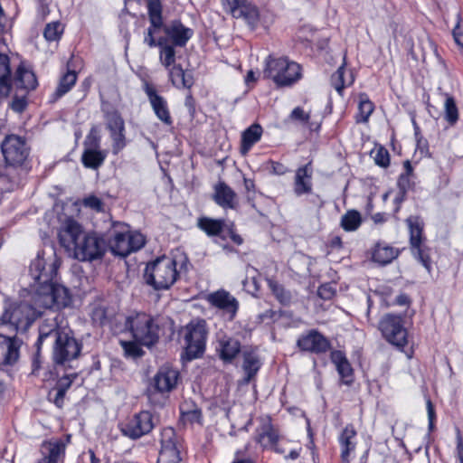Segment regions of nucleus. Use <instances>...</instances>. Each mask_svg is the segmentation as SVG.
I'll return each instance as SVG.
<instances>
[{
    "label": "nucleus",
    "instance_id": "1",
    "mask_svg": "<svg viewBox=\"0 0 463 463\" xmlns=\"http://www.w3.org/2000/svg\"><path fill=\"white\" fill-rule=\"evenodd\" d=\"M60 265L61 260L53 247L39 251L30 264L29 275L33 280L30 287L34 293L35 302L42 307L61 309L71 302L69 289L54 282Z\"/></svg>",
    "mask_w": 463,
    "mask_h": 463
},
{
    "label": "nucleus",
    "instance_id": "2",
    "mask_svg": "<svg viewBox=\"0 0 463 463\" xmlns=\"http://www.w3.org/2000/svg\"><path fill=\"white\" fill-rule=\"evenodd\" d=\"M61 244L73 250L75 259L91 261L101 259L107 251V242L103 234L85 232L74 220L68 219L59 232Z\"/></svg>",
    "mask_w": 463,
    "mask_h": 463
},
{
    "label": "nucleus",
    "instance_id": "3",
    "mask_svg": "<svg viewBox=\"0 0 463 463\" xmlns=\"http://www.w3.org/2000/svg\"><path fill=\"white\" fill-rule=\"evenodd\" d=\"M56 307H42L35 302L34 293L32 292L30 302H12L6 304L0 317V327L10 326L14 332H25L33 322L40 317L44 310Z\"/></svg>",
    "mask_w": 463,
    "mask_h": 463
},
{
    "label": "nucleus",
    "instance_id": "4",
    "mask_svg": "<svg viewBox=\"0 0 463 463\" xmlns=\"http://www.w3.org/2000/svg\"><path fill=\"white\" fill-rule=\"evenodd\" d=\"M107 249L112 254L127 257L131 252L137 251L144 247L145 236L138 232H132L130 227L121 222H109V227L104 233Z\"/></svg>",
    "mask_w": 463,
    "mask_h": 463
},
{
    "label": "nucleus",
    "instance_id": "5",
    "mask_svg": "<svg viewBox=\"0 0 463 463\" xmlns=\"http://www.w3.org/2000/svg\"><path fill=\"white\" fill-rule=\"evenodd\" d=\"M179 278L177 262L174 258L162 256L148 263L144 279L155 290L169 289Z\"/></svg>",
    "mask_w": 463,
    "mask_h": 463
},
{
    "label": "nucleus",
    "instance_id": "6",
    "mask_svg": "<svg viewBox=\"0 0 463 463\" xmlns=\"http://www.w3.org/2000/svg\"><path fill=\"white\" fill-rule=\"evenodd\" d=\"M265 76L278 87H290L302 77L301 66L288 58L269 56L264 70Z\"/></svg>",
    "mask_w": 463,
    "mask_h": 463
},
{
    "label": "nucleus",
    "instance_id": "7",
    "mask_svg": "<svg viewBox=\"0 0 463 463\" xmlns=\"http://www.w3.org/2000/svg\"><path fill=\"white\" fill-rule=\"evenodd\" d=\"M184 339L183 357L188 361L201 357L205 351L208 335L207 324L203 319L193 320L181 331Z\"/></svg>",
    "mask_w": 463,
    "mask_h": 463
},
{
    "label": "nucleus",
    "instance_id": "8",
    "mask_svg": "<svg viewBox=\"0 0 463 463\" xmlns=\"http://www.w3.org/2000/svg\"><path fill=\"white\" fill-rule=\"evenodd\" d=\"M404 324L402 316L388 313L379 320L378 329L386 342L399 350H403L408 345V330Z\"/></svg>",
    "mask_w": 463,
    "mask_h": 463
},
{
    "label": "nucleus",
    "instance_id": "9",
    "mask_svg": "<svg viewBox=\"0 0 463 463\" xmlns=\"http://www.w3.org/2000/svg\"><path fill=\"white\" fill-rule=\"evenodd\" d=\"M405 222L410 233V247L412 255L423 265V267L430 271L431 260L430 256V249L426 246V238L423 234L424 222L419 216H409Z\"/></svg>",
    "mask_w": 463,
    "mask_h": 463
},
{
    "label": "nucleus",
    "instance_id": "10",
    "mask_svg": "<svg viewBox=\"0 0 463 463\" xmlns=\"http://www.w3.org/2000/svg\"><path fill=\"white\" fill-rule=\"evenodd\" d=\"M127 326L134 339L140 345L150 346L158 341L159 326L154 318L146 313L129 317L127 319Z\"/></svg>",
    "mask_w": 463,
    "mask_h": 463
},
{
    "label": "nucleus",
    "instance_id": "11",
    "mask_svg": "<svg viewBox=\"0 0 463 463\" xmlns=\"http://www.w3.org/2000/svg\"><path fill=\"white\" fill-rule=\"evenodd\" d=\"M52 344L53 363L62 366H70V363L80 356L82 348V345L68 331L59 335Z\"/></svg>",
    "mask_w": 463,
    "mask_h": 463
},
{
    "label": "nucleus",
    "instance_id": "12",
    "mask_svg": "<svg viewBox=\"0 0 463 463\" xmlns=\"http://www.w3.org/2000/svg\"><path fill=\"white\" fill-rule=\"evenodd\" d=\"M1 152L7 165L18 167L27 161L30 146L24 137L11 134L5 136L2 141Z\"/></svg>",
    "mask_w": 463,
    "mask_h": 463
},
{
    "label": "nucleus",
    "instance_id": "13",
    "mask_svg": "<svg viewBox=\"0 0 463 463\" xmlns=\"http://www.w3.org/2000/svg\"><path fill=\"white\" fill-rule=\"evenodd\" d=\"M156 425V420L148 411H142L133 415L128 421L119 425L121 433L131 439H137L150 433Z\"/></svg>",
    "mask_w": 463,
    "mask_h": 463
},
{
    "label": "nucleus",
    "instance_id": "14",
    "mask_svg": "<svg viewBox=\"0 0 463 463\" xmlns=\"http://www.w3.org/2000/svg\"><path fill=\"white\" fill-rule=\"evenodd\" d=\"M161 449L157 463H179L180 451L177 447V437L173 428H165L161 432Z\"/></svg>",
    "mask_w": 463,
    "mask_h": 463
},
{
    "label": "nucleus",
    "instance_id": "15",
    "mask_svg": "<svg viewBox=\"0 0 463 463\" xmlns=\"http://www.w3.org/2000/svg\"><path fill=\"white\" fill-rule=\"evenodd\" d=\"M208 303L222 311V315L228 320H232L239 308L238 300L224 289H219L215 292L210 293L206 297Z\"/></svg>",
    "mask_w": 463,
    "mask_h": 463
},
{
    "label": "nucleus",
    "instance_id": "16",
    "mask_svg": "<svg viewBox=\"0 0 463 463\" xmlns=\"http://www.w3.org/2000/svg\"><path fill=\"white\" fill-rule=\"evenodd\" d=\"M298 346L307 352L324 354L330 349V342L317 330H311L307 335L300 336Z\"/></svg>",
    "mask_w": 463,
    "mask_h": 463
},
{
    "label": "nucleus",
    "instance_id": "17",
    "mask_svg": "<svg viewBox=\"0 0 463 463\" xmlns=\"http://www.w3.org/2000/svg\"><path fill=\"white\" fill-rule=\"evenodd\" d=\"M144 91L156 117L165 124L171 125L173 121L166 100L157 94L156 88L152 84L146 81L144 84Z\"/></svg>",
    "mask_w": 463,
    "mask_h": 463
},
{
    "label": "nucleus",
    "instance_id": "18",
    "mask_svg": "<svg viewBox=\"0 0 463 463\" xmlns=\"http://www.w3.org/2000/svg\"><path fill=\"white\" fill-rule=\"evenodd\" d=\"M21 341L0 333V365H13L19 358Z\"/></svg>",
    "mask_w": 463,
    "mask_h": 463
},
{
    "label": "nucleus",
    "instance_id": "19",
    "mask_svg": "<svg viewBox=\"0 0 463 463\" xmlns=\"http://www.w3.org/2000/svg\"><path fill=\"white\" fill-rule=\"evenodd\" d=\"M58 314H52V317L44 318L39 326V337L36 342L38 349L44 342L53 343L59 335L65 333L66 330L59 326Z\"/></svg>",
    "mask_w": 463,
    "mask_h": 463
},
{
    "label": "nucleus",
    "instance_id": "20",
    "mask_svg": "<svg viewBox=\"0 0 463 463\" xmlns=\"http://www.w3.org/2000/svg\"><path fill=\"white\" fill-rule=\"evenodd\" d=\"M179 372L169 366H162L153 379V385L159 392H169L175 388Z\"/></svg>",
    "mask_w": 463,
    "mask_h": 463
},
{
    "label": "nucleus",
    "instance_id": "21",
    "mask_svg": "<svg viewBox=\"0 0 463 463\" xmlns=\"http://www.w3.org/2000/svg\"><path fill=\"white\" fill-rule=\"evenodd\" d=\"M38 85L35 74L20 64L12 78V90L16 91L29 93Z\"/></svg>",
    "mask_w": 463,
    "mask_h": 463
},
{
    "label": "nucleus",
    "instance_id": "22",
    "mask_svg": "<svg viewBox=\"0 0 463 463\" xmlns=\"http://www.w3.org/2000/svg\"><path fill=\"white\" fill-rule=\"evenodd\" d=\"M164 33L171 39L173 45L184 47L193 35V30L185 27L179 20L162 25Z\"/></svg>",
    "mask_w": 463,
    "mask_h": 463
},
{
    "label": "nucleus",
    "instance_id": "23",
    "mask_svg": "<svg viewBox=\"0 0 463 463\" xmlns=\"http://www.w3.org/2000/svg\"><path fill=\"white\" fill-rule=\"evenodd\" d=\"M356 435L357 432L353 424H347L342 430L338 438L342 463H350V455L356 448Z\"/></svg>",
    "mask_w": 463,
    "mask_h": 463
},
{
    "label": "nucleus",
    "instance_id": "24",
    "mask_svg": "<svg viewBox=\"0 0 463 463\" xmlns=\"http://www.w3.org/2000/svg\"><path fill=\"white\" fill-rule=\"evenodd\" d=\"M241 345L236 338L222 335L218 340L216 350L220 358L225 363H231L241 353Z\"/></svg>",
    "mask_w": 463,
    "mask_h": 463
},
{
    "label": "nucleus",
    "instance_id": "25",
    "mask_svg": "<svg viewBox=\"0 0 463 463\" xmlns=\"http://www.w3.org/2000/svg\"><path fill=\"white\" fill-rule=\"evenodd\" d=\"M400 254V250L385 242L375 243L371 250V259L373 262L385 266L390 264Z\"/></svg>",
    "mask_w": 463,
    "mask_h": 463
},
{
    "label": "nucleus",
    "instance_id": "26",
    "mask_svg": "<svg viewBox=\"0 0 463 463\" xmlns=\"http://www.w3.org/2000/svg\"><path fill=\"white\" fill-rule=\"evenodd\" d=\"M223 6L234 18H244L250 24L258 16V11L245 5L243 0H224Z\"/></svg>",
    "mask_w": 463,
    "mask_h": 463
},
{
    "label": "nucleus",
    "instance_id": "27",
    "mask_svg": "<svg viewBox=\"0 0 463 463\" xmlns=\"http://www.w3.org/2000/svg\"><path fill=\"white\" fill-rule=\"evenodd\" d=\"M263 438L268 439V444L266 447L276 453H285L286 449L284 445L287 443V440L280 436L279 430L276 425L269 423L268 425L262 426V439Z\"/></svg>",
    "mask_w": 463,
    "mask_h": 463
},
{
    "label": "nucleus",
    "instance_id": "28",
    "mask_svg": "<svg viewBox=\"0 0 463 463\" xmlns=\"http://www.w3.org/2000/svg\"><path fill=\"white\" fill-rule=\"evenodd\" d=\"M330 358L344 383L349 384L353 381V369L345 354L339 350L331 352Z\"/></svg>",
    "mask_w": 463,
    "mask_h": 463
},
{
    "label": "nucleus",
    "instance_id": "29",
    "mask_svg": "<svg viewBox=\"0 0 463 463\" xmlns=\"http://www.w3.org/2000/svg\"><path fill=\"white\" fill-rule=\"evenodd\" d=\"M213 198L215 203L223 209H235L238 205L236 194L224 183L215 186Z\"/></svg>",
    "mask_w": 463,
    "mask_h": 463
},
{
    "label": "nucleus",
    "instance_id": "30",
    "mask_svg": "<svg viewBox=\"0 0 463 463\" xmlns=\"http://www.w3.org/2000/svg\"><path fill=\"white\" fill-rule=\"evenodd\" d=\"M12 91L10 59L0 53V98H7Z\"/></svg>",
    "mask_w": 463,
    "mask_h": 463
},
{
    "label": "nucleus",
    "instance_id": "31",
    "mask_svg": "<svg viewBox=\"0 0 463 463\" xmlns=\"http://www.w3.org/2000/svg\"><path fill=\"white\" fill-rule=\"evenodd\" d=\"M77 80L75 71H68L60 80L58 87L51 95L50 102L54 103L63 95H65L74 86Z\"/></svg>",
    "mask_w": 463,
    "mask_h": 463
},
{
    "label": "nucleus",
    "instance_id": "32",
    "mask_svg": "<svg viewBox=\"0 0 463 463\" xmlns=\"http://www.w3.org/2000/svg\"><path fill=\"white\" fill-rule=\"evenodd\" d=\"M47 454L38 461V463H58V460L63 456L65 445L62 441L47 442L43 445Z\"/></svg>",
    "mask_w": 463,
    "mask_h": 463
},
{
    "label": "nucleus",
    "instance_id": "33",
    "mask_svg": "<svg viewBox=\"0 0 463 463\" xmlns=\"http://www.w3.org/2000/svg\"><path fill=\"white\" fill-rule=\"evenodd\" d=\"M260 127L258 123H254L241 135V153L246 155L252 146L260 138Z\"/></svg>",
    "mask_w": 463,
    "mask_h": 463
},
{
    "label": "nucleus",
    "instance_id": "34",
    "mask_svg": "<svg viewBox=\"0 0 463 463\" xmlns=\"http://www.w3.org/2000/svg\"><path fill=\"white\" fill-rule=\"evenodd\" d=\"M172 83L177 88L190 89L194 84L193 77L183 70L180 65H175L170 71Z\"/></svg>",
    "mask_w": 463,
    "mask_h": 463
},
{
    "label": "nucleus",
    "instance_id": "35",
    "mask_svg": "<svg viewBox=\"0 0 463 463\" xmlns=\"http://www.w3.org/2000/svg\"><path fill=\"white\" fill-rule=\"evenodd\" d=\"M412 175H400L397 186L398 192L394 197V203H396L395 212L400 209V204L405 200L406 194L414 189L415 182L411 180Z\"/></svg>",
    "mask_w": 463,
    "mask_h": 463
},
{
    "label": "nucleus",
    "instance_id": "36",
    "mask_svg": "<svg viewBox=\"0 0 463 463\" xmlns=\"http://www.w3.org/2000/svg\"><path fill=\"white\" fill-rule=\"evenodd\" d=\"M157 46L161 48L160 60L165 67L174 64L175 61V51L174 45L168 44L166 37H159L157 40Z\"/></svg>",
    "mask_w": 463,
    "mask_h": 463
},
{
    "label": "nucleus",
    "instance_id": "37",
    "mask_svg": "<svg viewBox=\"0 0 463 463\" xmlns=\"http://www.w3.org/2000/svg\"><path fill=\"white\" fill-rule=\"evenodd\" d=\"M246 272L247 276L242 281L243 289L253 297L258 298V293L260 290L258 279L259 272L252 267H248Z\"/></svg>",
    "mask_w": 463,
    "mask_h": 463
},
{
    "label": "nucleus",
    "instance_id": "38",
    "mask_svg": "<svg viewBox=\"0 0 463 463\" xmlns=\"http://www.w3.org/2000/svg\"><path fill=\"white\" fill-rule=\"evenodd\" d=\"M362 223V217L355 210L347 211L341 218L340 225L345 232L356 231Z\"/></svg>",
    "mask_w": 463,
    "mask_h": 463
},
{
    "label": "nucleus",
    "instance_id": "39",
    "mask_svg": "<svg viewBox=\"0 0 463 463\" xmlns=\"http://www.w3.org/2000/svg\"><path fill=\"white\" fill-rule=\"evenodd\" d=\"M106 154L101 150H84L81 160L86 167L97 169L104 161Z\"/></svg>",
    "mask_w": 463,
    "mask_h": 463
},
{
    "label": "nucleus",
    "instance_id": "40",
    "mask_svg": "<svg viewBox=\"0 0 463 463\" xmlns=\"http://www.w3.org/2000/svg\"><path fill=\"white\" fill-rule=\"evenodd\" d=\"M224 221L213 220L207 217L200 218L198 226L210 236L219 235L223 228Z\"/></svg>",
    "mask_w": 463,
    "mask_h": 463
},
{
    "label": "nucleus",
    "instance_id": "41",
    "mask_svg": "<svg viewBox=\"0 0 463 463\" xmlns=\"http://www.w3.org/2000/svg\"><path fill=\"white\" fill-rule=\"evenodd\" d=\"M149 21L156 28L163 25L162 4L160 0H146Z\"/></svg>",
    "mask_w": 463,
    "mask_h": 463
},
{
    "label": "nucleus",
    "instance_id": "42",
    "mask_svg": "<svg viewBox=\"0 0 463 463\" xmlns=\"http://www.w3.org/2000/svg\"><path fill=\"white\" fill-rule=\"evenodd\" d=\"M446 97L444 104L445 119L450 125H454L458 119V110L454 98L448 94Z\"/></svg>",
    "mask_w": 463,
    "mask_h": 463
},
{
    "label": "nucleus",
    "instance_id": "43",
    "mask_svg": "<svg viewBox=\"0 0 463 463\" xmlns=\"http://www.w3.org/2000/svg\"><path fill=\"white\" fill-rule=\"evenodd\" d=\"M106 121L107 128L110 134L118 131H125V123L118 112L112 111L108 113L106 116Z\"/></svg>",
    "mask_w": 463,
    "mask_h": 463
},
{
    "label": "nucleus",
    "instance_id": "44",
    "mask_svg": "<svg viewBox=\"0 0 463 463\" xmlns=\"http://www.w3.org/2000/svg\"><path fill=\"white\" fill-rule=\"evenodd\" d=\"M312 190L311 175H296L294 182V192L300 196L309 194Z\"/></svg>",
    "mask_w": 463,
    "mask_h": 463
},
{
    "label": "nucleus",
    "instance_id": "45",
    "mask_svg": "<svg viewBox=\"0 0 463 463\" xmlns=\"http://www.w3.org/2000/svg\"><path fill=\"white\" fill-rule=\"evenodd\" d=\"M374 106L367 98H361L358 105V115L356 122H367L369 117L373 112Z\"/></svg>",
    "mask_w": 463,
    "mask_h": 463
},
{
    "label": "nucleus",
    "instance_id": "46",
    "mask_svg": "<svg viewBox=\"0 0 463 463\" xmlns=\"http://www.w3.org/2000/svg\"><path fill=\"white\" fill-rule=\"evenodd\" d=\"M345 62L337 69V71L332 75L331 81L334 88L336 90L338 93H341L345 89L346 84H351L353 80L351 79L348 82L345 80Z\"/></svg>",
    "mask_w": 463,
    "mask_h": 463
},
{
    "label": "nucleus",
    "instance_id": "47",
    "mask_svg": "<svg viewBox=\"0 0 463 463\" xmlns=\"http://www.w3.org/2000/svg\"><path fill=\"white\" fill-rule=\"evenodd\" d=\"M243 370L247 375V382L254 377L259 370V361L250 354H244Z\"/></svg>",
    "mask_w": 463,
    "mask_h": 463
},
{
    "label": "nucleus",
    "instance_id": "48",
    "mask_svg": "<svg viewBox=\"0 0 463 463\" xmlns=\"http://www.w3.org/2000/svg\"><path fill=\"white\" fill-rule=\"evenodd\" d=\"M100 137L96 127H92L84 141V150H100Z\"/></svg>",
    "mask_w": 463,
    "mask_h": 463
},
{
    "label": "nucleus",
    "instance_id": "49",
    "mask_svg": "<svg viewBox=\"0 0 463 463\" xmlns=\"http://www.w3.org/2000/svg\"><path fill=\"white\" fill-rule=\"evenodd\" d=\"M267 283L269 285V288L272 291L273 295L277 298V299L284 303L286 301H288L289 296L288 294L284 290V288L282 285H280L279 282L272 279H266Z\"/></svg>",
    "mask_w": 463,
    "mask_h": 463
},
{
    "label": "nucleus",
    "instance_id": "50",
    "mask_svg": "<svg viewBox=\"0 0 463 463\" xmlns=\"http://www.w3.org/2000/svg\"><path fill=\"white\" fill-rule=\"evenodd\" d=\"M27 94L28 93L20 92V91L15 90L13 100L10 103V108L14 112L22 113L25 109V108L27 106V101H26Z\"/></svg>",
    "mask_w": 463,
    "mask_h": 463
},
{
    "label": "nucleus",
    "instance_id": "51",
    "mask_svg": "<svg viewBox=\"0 0 463 463\" xmlns=\"http://www.w3.org/2000/svg\"><path fill=\"white\" fill-rule=\"evenodd\" d=\"M62 33L61 25L60 23L48 24L43 31L44 38L49 41H56L60 38Z\"/></svg>",
    "mask_w": 463,
    "mask_h": 463
},
{
    "label": "nucleus",
    "instance_id": "52",
    "mask_svg": "<svg viewBox=\"0 0 463 463\" xmlns=\"http://www.w3.org/2000/svg\"><path fill=\"white\" fill-rule=\"evenodd\" d=\"M82 205L95 212H104V203L95 195H89L82 200Z\"/></svg>",
    "mask_w": 463,
    "mask_h": 463
},
{
    "label": "nucleus",
    "instance_id": "53",
    "mask_svg": "<svg viewBox=\"0 0 463 463\" xmlns=\"http://www.w3.org/2000/svg\"><path fill=\"white\" fill-rule=\"evenodd\" d=\"M372 154H373V159L376 165L386 167L390 163V156L388 151L383 148V146H380L376 149H374Z\"/></svg>",
    "mask_w": 463,
    "mask_h": 463
},
{
    "label": "nucleus",
    "instance_id": "54",
    "mask_svg": "<svg viewBox=\"0 0 463 463\" xmlns=\"http://www.w3.org/2000/svg\"><path fill=\"white\" fill-rule=\"evenodd\" d=\"M77 377L78 373H76L63 375L57 381L54 390L62 391L64 393H66L67 390L71 388L73 381Z\"/></svg>",
    "mask_w": 463,
    "mask_h": 463
},
{
    "label": "nucleus",
    "instance_id": "55",
    "mask_svg": "<svg viewBox=\"0 0 463 463\" xmlns=\"http://www.w3.org/2000/svg\"><path fill=\"white\" fill-rule=\"evenodd\" d=\"M91 318L94 323L103 326L108 320L107 308L102 306L95 307L91 312Z\"/></svg>",
    "mask_w": 463,
    "mask_h": 463
},
{
    "label": "nucleus",
    "instance_id": "56",
    "mask_svg": "<svg viewBox=\"0 0 463 463\" xmlns=\"http://www.w3.org/2000/svg\"><path fill=\"white\" fill-rule=\"evenodd\" d=\"M113 140V152L118 154L126 146V137L124 131H118L110 134Z\"/></svg>",
    "mask_w": 463,
    "mask_h": 463
},
{
    "label": "nucleus",
    "instance_id": "57",
    "mask_svg": "<svg viewBox=\"0 0 463 463\" xmlns=\"http://www.w3.org/2000/svg\"><path fill=\"white\" fill-rule=\"evenodd\" d=\"M123 347H124L126 354L134 358L140 357L144 354L143 350L141 349L139 345H137V343L124 342Z\"/></svg>",
    "mask_w": 463,
    "mask_h": 463
},
{
    "label": "nucleus",
    "instance_id": "58",
    "mask_svg": "<svg viewBox=\"0 0 463 463\" xmlns=\"http://www.w3.org/2000/svg\"><path fill=\"white\" fill-rule=\"evenodd\" d=\"M335 294V289L330 283L321 285L317 289V295L320 298L329 300Z\"/></svg>",
    "mask_w": 463,
    "mask_h": 463
},
{
    "label": "nucleus",
    "instance_id": "59",
    "mask_svg": "<svg viewBox=\"0 0 463 463\" xmlns=\"http://www.w3.org/2000/svg\"><path fill=\"white\" fill-rule=\"evenodd\" d=\"M65 393L62 391L52 390L49 392L48 399L52 402L58 408H62L64 404Z\"/></svg>",
    "mask_w": 463,
    "mask_h": 463
},
{
    "label": "nucleus",
    "instance_id": "60",
    "mask_svg": "<svg viewBox=\"0 0 463 463\" xmlns=\"http://www.w3.org/2000/svg\"><path fill=\"white\" fill-rule=\"evenodd\" d=\"M460 16L457 15V24L455 25L452 34L455 43L463 50V29L460 27Z\"/></svg>",
    "mask_w": 463,
    "mask_h": 463
},
{
    "label": "nucleus",
    "instance_id": "61",
    "mask_svg": "<svg viewBox=\"0 0 463 463\" xmlns=\"http://www.w3.org/2000/svg\"><path fill=\"white\" fill-rule=\"evenodd\" d=\"M290 118L293 120H298L300 122L307 123L309 120L310 116L308 113H306L303 109L297 107L292 110Z\"/></svg>",
    "mask_w": 463,
    "mask_h": 463
},
{
    "label": "nucleus",
    "instance_id": "62",
    "mask_svg": "<svg viewBox=\"0 0 463 463\" xmlns=\"http://www.w3.org/2000/svg\"><path fill=\"white\" fill-rule=\"evenodd\" d=\"M150 24H152L150 23ZM160 28H156L153 25H150V27L147 29V32L145 35L144 42L146 43L149 47H155L157 46V41L155 39L154 34L156 33L157 30Z\"/></svg>",
    "mask_w": 463,
    "mask_h": 463
},
{
    "label": "nucleus",
    "instance_id": "63",
    "mask_svg": "<svg viewBox=\"0 0 463 463\" xmlns=\"http://www.w3.org/2000/svg\"><path fill=\"white\" fill-rule=\"evenodd\" d=\"M80 459L82 463H99V459L96 457L94 451L92 449H89L86 452H83L80 456Z\"/></svg>",
    "mask_w": 463,
    "mask_h": 463
},
{
    "label": "nucleus",
    "instance_id": "64",
    "mask_svg": "<svg viewBox=\"0 0 463 463\" xmlns=\"http://www.w3.org/2000/svg\"><path fill=\"white\" fill-rule=\"evenodd\" d=\"M427 411H428V418H429V429L430 430H432L433 427H434L435 411H434V406L430 400L427 401Z\"/></svg>",
    "mask_w": 463,
    "mask_h": 463
}]
</instances>
